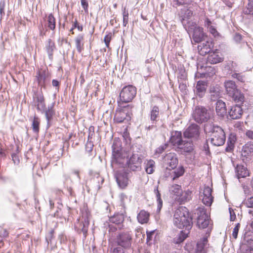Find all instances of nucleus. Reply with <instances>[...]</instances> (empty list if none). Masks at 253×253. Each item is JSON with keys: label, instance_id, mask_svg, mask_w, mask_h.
<instances>
[{"label": "nucleus", "instance_id": "12", "mask_svg": "<svg viewBox=\"0 0 253 253\" xmlns=\"http://www.w3.org/2000/svg\"><path fill=\"white\" fill-rule=\"evenodd\" d=\"M197 225L200 228L207 227L210 223L209 216L204 209L200 210L198 213Z\"/></svg>", "mask_w": 253, "mask_h": 253}, {"label": "nucleus", "instance_id": "53", "mask_svg": "<svg viewBox=\"0 0 253 253\" xmlns=\"http://www.w3.org/2000/svg\"><path fill=\"white\" fill-rule=\"evenodd\" d=\"M209 31L210 33L212 34L214 37L219 36V33L217 31L216 28L214 26H210V28H208Z\"/></svg>", "mask_w": 253, "mask_h": 253}, {"label": "nucleus", "instance_id": "44", "mask_svg": "<svg viewBox=\"0 0 253 253\" xmlns=\"http://www.w3.org/2000/svg\"><path fill=\"white\" fill-rule=\"evenodd\" d=\"M235 142V140L233 138H231L230 137L228 139V140L227 142V146L225 148V151L226 152H231L234 148Z\"/></svg>", "mask_w": 253, "mask_h": 253}, {"label": "nucleus", "instance_id": "23", "mask_svg": "<svg viewBox=\"0 0 253 253\" xmlns=\"http://www.w3.org/2000/svg\"><path fill=\"white\" fill-rule=\"evenodd\" d=\"M124 219L125 217L123 213H117L110 217L109 218V221L111 223L118 225V228L120 229H121L123 226L121 225V224L123 222Z\"/></svg>", "mask_w": 253, "mask_h": 253}, {"label": "nucleus", "instance_id": "8", "mask_svg": "<svg viewBox=\"0 0 253 253\" xmlns=\"http://www.w3.org/2000/svg\"><path fill=\"white\" fill-rule=\"evenodd\" d=\"M142 159L137 154H133L127 159L126 167L133 171H140L141 169Z\"/></svg>", "mask_w": 253, "mask_h": 253}, {"label": "nucleus", "instance_id": "61", "mask_svg": "<svg viewBox=\"0 0 253 253\" xmlns=\"http://www.w3.org/2000/svg\"><path fill=\"white\" fill-rule=\"evenodd\" d=\"M246 135L249 139L253 140V130H247L246 132Z\"/></svg>", "mask_w": 253, "mask_h": 253}, {"label": "nucleus", "instance_id": "3", "mask_svg": "<svg viewBox=\"0 0 253 253\" xmlns=\"http://www.w3.org/2000/svg\"><path fill=\"white\" fill-rule=\"evenodd\" d=\"M206 132L211 133V143L216 146H221L224 144L226 137L223 129L218 126L211 124H207L205 126Z\"/></svg>", "mask_w": 253, "mask_h": 253}, {"label": "nucleus", "instance_id": "42", "mask_svg": "<svg viewBox=\"0 0 253 253\" xmlns=\"http://www.w3.org/2000/svg\"><path fill=\"white\" fill-rule=\"evenodd\" d=\"M155 162L150 160L148 161L145 166V170L148 174H151L154 171Z\"/></svg>", "mask_w": 253, "mask_h": 253}, {"label": "nucleus", "instance_id": "14", "mask_svg": "<svg viewBox=\"0 0 253 253\" xmlns=\"http://www.w3.org/2000/svg\"><path fill=\"white\" fill-rule=\"evenodd\" d=\"M127 173L124 171H117L115 174V177L119 186L122 188H125L128 185V178Z\"/></svg>", "mask_w": 253, "mask_h": 253}, {"label": "nucleus", "instance_id": "39", "mask_svg": "<svg viewBox=\"0 0 253 253\" xmlns=\"http://www.w3.org/2000/svg\"><path fill=\"white\" fill-rule=\"evenodd\" d=\"M154 192L156 195V198H157V201L158 202V206H157V211L159 212L163 206V201L162 199L161 198V194L158 190V186H157L155 188Z\"/></svg>", "mask_w": 253, "mask_h": 253}, {"label": "nucleus", "instance_id": "29", "mask_svg": "<svg viewBox=\"0 0 253 253\" xmlns=\"http://www.w3.org/2000/svg\"><path fill=\"white\" fill-rule=\"evenodd\" d=\"M150 213L144 210H142L138 213L137 218L138 221L141 224H145L148 222L149 220Z\"/></svg>", "mask_w": 253, "mask_h": 253}, {"label": "nucleus", "instance_id": "58", "mask_svg": "<svg viewBox=\"0 0 253 253\" xmlns=\"http://www.w3.org/2000/svg\"><path fill=\"white\" fill-rule=\"evenodd\" d=\"M229 213H230V218L231 221H234L236 219V214H235L234 211L231 208L229 209Z\"/></svg>", "mask_w": 253, "mask_h": 253}, {"label": "nucleus", "instance_id": "56", "mask_svg": "<svg viewBox=\"0 0 253 253\" xmlns=\"http://www.w3.org/2000/svg\"><path fill=\"white\" fill-rule=\"evenodd\" d=\"M154 232H155V230L150 231H147L146 232V235H147L146 240H147V242H149L150 241H151L152 240V236H153Z\"/></svg>", "mask_w": 253, "mask_h": 253}, {"label": "nucleus", "instance_id": "35", "mask_svg": "<svg viewBox=\"0 0 253 253\" xmlns=\"http://www.w3.org/2000/svg\"><path fill=\"white\" fill-rule=\"evenodd\" d=\"M37 102V108L39 111H42L45 107L44 103V98L42 94L37 95L36 97Z\"/></svg>", "mask_w": 253, "mask_h": 253}, {"label": "nucleus", "instance_id": "63", "mask_svg": "<svg viewBox=\"0 0 253 253\" xmlns=\"http://www.w3.org/2000/svg\"><path fill=\"white\" fill-rule=\"evenodd\" d=\"M205 25L208 29L210 26H212L211 22L209 18H206L205 21Z\"/></svg>", "mask_w": 253, "mask_h": 253}, {"label": "nucleus", "instance_id": "1", "mask_svg": "<svg viewBox=\"0 0 253 253\" xmlns=\"http://www.w3.org/2000/svg\"><path fill=\"white\" fill-rule=\"evenodd\" d=\"M173 222L178 228H185L186 230L190 231L192 227V218L186 207H180L175 211Z\"/></svg>", "mask_w": 253, "mask_h": 253}, {"label": "nucleus", "instance_id": "2", "mask_svg": "<svg viewBox=\"0 0 253 253\" xmlns=\"http://www.w3.org/2000/svg\"><path fill=\"white\" fill-rule=\"evenodd\" d=\"M112 148L111 165L112 167L126 168L128 155L126 152L122 151L120 141L115 139Z\"/></svg>", "mask_w": 253, "mask_h": 253}, {"label": "nucleus", "instance_id": "64", "mask_svg": "<svg viewBox=\"0 0 253 253\" xmlns=\"http://www.w3.org/2000/svg\"><path fill=\"white\" fill-rule=\"evenodd\" d=\"M242 37L241 35L237 34L234 36V40L237 42H239L242 40Z\"/></svg>", "mask_w": 253, "mask_h": 253}, {"label": "nucleus", "instance_id": "25", "mask_svg": "<svg viewBox=\"0 0 253 253\" xmlns=\"http://www.w3.org/2000/svg\"><path fill=\"white\" fill-rule=\"evenodd\" d=\"M196 93L200 97H203L205 94L207 88L206 83L203 81H199L196 85Z\"/></svg>", "mask_w": 253, "mask_h": 253}, {"label": "nucleus", "instance_id": "38", "mask_svg": "<svg viewBox=\"0 0 253 253\" xmlns=\"http://www.w3.org/2000/svg\"><path fill=\"white\" fill-rule=\"evenodd\" d=\"M46 77L47 75L44 71L37 73V80L39 84L41 86L44 85Z\"/></svg>", "mask_w": 253, "mask_h": 253}, {"label": "nucleus", "instance_id": "55", "mask_svg": "<svg viewBox=\"0 0 253 253\" xmlns=\"http://www.w3.org/2000/svg\"><path fill=\"white\" fill-rule=\"evenodd\" d=\"M126 249H124L123 248H121L120 247H118L116 248H115L113 251L112 253H126L125 250Z\"/></svg>", "mask_w": 253, "mask_h": 253}, {"label": "nucleus", "instance_id": "51", "mask_svg": "<svg viewBox=\"0 0 253 253\" xmlns=\"http://www.w3.org/2000/svg\"><path fill=\"white\" fill-rule=\"evenodd\" d=\"M240 227V224L238 223L235 227L233 228V232H232V237L235 239H237L238 236V233L239 232V228Z\"/></svg>", "mask_w": 253, "mask_h": 253}, {"label": "nucleus", "instance_id": "6", "mask_svg": "<svg viewBox=\"0 0 253 253\" xmlns=\"http://www.w3.org/2000/svg\"><path fill=\"white\" fill-rule=\"evenodd\" d=\"M116 242L119 247L128 250L131 248L132 237L129 232H122L117 236Z\"/></svg>", "mask_w": 253, "mask_h": 253}, {"label": "nucleus", "instance_id": "22", "mask_svg": "<svg viewBox=\"0 0 253 253\" xmlns=\"http://www.w3.org/2000/svg\"><path fill=\"white\" fill-rule=\"evenodd\" d=\"M183 140L180 131H175L172 132L170 141L173 146L177 147Z\"/></svg>", "mask_w": 253, "mask_h": 253}, {"label": "nucleus", "instance_id": "34", "mask_svg": "<svg viewBox=\"0 0 253 253\" xmlns=\"http://www.w3.org/2000/svg\"><path fill=\"white\" fill-rule=\"evenodd\" d=\"M84 36L82 34L78 35L75 38V44L78 51L81 53L83 49Z\"/></svg>", "mask_w": 253, "mask_h": 253}, {"label": "nucleus", "instance_id": "4", "mask_svg": "<svg viewBox=\"0 0 253 253\" xmlns=\"http://www.w3.org/2000/svg\"><path fill=\"white\" fill-rule=\"evenodd\" d=\"M192 115L193 120L199 124L207 122L210 118L208 110L201 106H196Z\"/></svg>", "mask_w": 253, "mask_h": 253}, {"label": "nucleus", "instance_id": "7", "mask_svg": "<svg viewBox=\"0 0 253 253\" xmlns=\"http://www.w3.org/2000/svg\"><path fill=\"white\" fill-rule=\"evenodd\" d=\"M136 94V88L132 85L124 86L120 93V98L122 102L127 103L131 101Z\"/></svg>", "mask_w": 253, "mask_h": 253}, {"label": "nucleus", "instance_id": "45", "mask_svg": "<svg viewBox=\"0 0 253 253\" xmlns=\"http://www.w3.org/2000/svg\"><path fill=\"white\" fill-rule=\"evenodd\" d=\"M237 66V64L233 62L230 61L225 66V69L226 70H228L231 71L230 73H234L236 71V67Z\"/></svg>", "mask_w": 253, "mask_h": 253}, {"label": "nucleus", "instance_id": "17", "mask_svg": "<svg viewBox=\"0 0 253 253\" xmlns=\"http://www.w3.org/2000/svg\"><path fill=\"white\" fill-rule=\"evenodd\" d=\"M223 60V58L217 49L211 51L207 58L208 62L213 64L221 62Z\"/></svg>", "mask_w": 253, "mask_h": 253}, {"label": "nucleus", "instance_id": "48", "mask_svg": "<svg viewBox=\"0 0 253 253\" xmlns=\"http://www.w3.org/2000/svg\"><path fill=\"white\" fill-rule=\"evenodd\" d=\"M123 26L126 27L128 22V12L125 7L123 12Z\"/></svg>", "mask_w": 253, "mask_h": 253}, {"label": "nucleus", "instance_id": "54", "mask_svg": "<svg viewBox=\"0 0 253 253\" xmlns=\"http://www.w3.org/2000/svg\"><path fill=\"white\" fill-rule=\"evenodd\" d=\"M81 5L83 8H84V12L86 13H88V3L86 0H81Z\"/></svg>", "mask_w": 253, "mask_h": 253}, {"label": "nucleus", "instance_id": "10", "mask_svg": "<svg viewBox=\"0 0 253 253\" xmlns=\"http://www.w3.org/2000/svg\"><path fill=\"white\" fill-rule=\"evenodd\" d=\"M199 126L196 124H192L184 132L185 139H197L199 136Z\"/></svg>", "mask_w": 253, "mask_h": 253}, {"label": "nucleus", "instance_id": "19", "mask_svg": "<svg viewBox=\"0 0 253 253\" xmlns=\"http://www.w3.org/2000/svg\"><path fill=\"white\" fill-rule=\"evenodd\" d=\"M177 148L181 153H190L194 149V145L191 140H183Z\"/></svg>", "mask_w": 253, "mask_h": 253}, {"label": "nucleus", "instance_id": "52", "mask_svg": "<svg viewBox=\"0 0 253 253\" xmlns=\"http://www.w3.org/2000/svg\"><path fill=\"white\" fill-rule=\"evenodd\" d=\"M112 34L111 33H109L108 34L105 36L104 37V42L107 47H109V43L112 39Z\"/></svg>", "mask_w": 253, "mask_h": 253}, {"label": "nucleus", "instance_id": "11", "mask_svg": "<svg viewBox=\"0 0 253 253\" xmlns=\"http://www.w3.org/2000/svg\"><path fill=\"white\" fill-rule=\"evenodd\" d=\"M212 189L208 186H205L202 194L201 195L202 202L207 206H211L212 202L213 197L211 195Z\"/></svg>", "mask_w": 253, "mask_h": 253}, {"label": "nucleus", "instance_id": "15", "mask_svg": "<svg viewBox=\"0 0 253 253\" xmlns=\"http://www.w3.org/2000/svg\"><path fill=\"white\" fill-rule=\"evenodd\" d=\"M214 43L211 41H204L198 45V49L201 55H205L211 52Z\"/></svg>", "mask_w": 253, "mask_h": 253}, {"label": "nucleus", "instance_id": "47", "mask_svg": "<svg viewBox=\"0 0 253 253\" xmlns=\"http://www.w3.org/2000/svg\"><path fill=\"white\" fill-rule=\"evenodd\" d=\"M246 14H250L253 15V0L249 1L247 6V9L244 11Z\"/></svg>", "mask_w": 253, "mask_h": 253}, {"label": "nucleus", "instance_id": "5", "mask_svg": "<svg viewBox=\"0 0 253 253\" xmlns=\"http://www.w3.org/2000/svg\"><path fill=\"white\" fill-rule=\"evenodd\" d=\"M131 109V106L127 105L121 109L117 110L114 117L115 120L119 123L129 121L132 114Z\"/></svg>", "mask_w": 253, "mask_h": 253}, {"label": "nucleus", "instance_id": "24", "mask_svg": "<svg viewBox=\"0 0 253 253\" xmlns=\"http://www.w3.org/2000/svg\"><path fill=\"white\" fill-rule=\"evenodd\" d=\"M215 110L218 116L221 117H224L226 113V108L225 102L221 100H218L216 103Z\"/></svg>", "mask_w": 253, "mask_h": 253}, {"label": "nucleus", "instance_id": "13", "mask_svg": "<svg viewBox=\"0 0 253 253\" xmlns=\"http://www.w3.org/2000/svg\"><path fill=\"white\" fill-rule=\"evenodd\" d=\"M253 156V143L248 142L243 146L241 156L243 161L249 160Z\"/></svg>", "mask_w": 253, "mask_h": 253}, {"label": "nucleus", "instance_id": "37", "mask_svg": "<svg viewBox=\"0 0 253 253\" xmlns=\"http://www.w3.org/2000/svg\"><path fill=\"white\" fill-rule=\"evenodd\" d=\"M169 192L171 194L177 197L182 193L181 187L178 184H173L169 187Z\"/></svg>", "mask_w": 253, "mask_h": 253}, {"label": "nucleus", "instance_id": "49", "mask_svg": "<svg viewBox=\"0 0 253 253\" xmlns=\"http://www.w3.org/2000/svg\"><path fill=\"white\" fill-rule=\"evenodd\" d=\"M232 77L234 79H237L238 81L244 83L245 82V76L241 74L234 73L232 74Z\"/></svg>", "mask_w": 253, "mask_h": 253}, {"label": "nucleus", "instance_id": "36", "mask_svg": "<svg viewBox=\"0 0 253 253\" xmlns=\"http://www.w3.org/2000/svg\"><path fill=\"white\" fill-rule=\"evenodd\" d=\"M42 111H43L45 114L47 124H48L52 120L53 116L54 115V111L52 107H48V108L45 107V108L42 109Z\"/></svg>", "mask_w": 253, "mask_h": 253}, {"label": "nucleus", "instance_id": "59", "mask_svg": "<svg viewBox=\"0 0 253 253\" xmlns=\"http://www.w3.org/2000/svg\"><path fill=\"white\" fill-rule=\"evenodd\" d=\"M72 26L74 28H77L79 31L83 30V27L79 25L77 19H76L75 21L73 23Z\"/></svg>", "mask_w": 253, "mask_h": 253}, {"label": "nucleus", "instance_id": "18", "mask_svg": "<svg viewBox=\"0 0 253 253\" xmlns=\"http://www.w3.org/2000/svg\"><path fill=\"white\" fill-rule=\"evenodd\" d=\"M228 114L232 119H238L242 115L243 110L239 104L236 105L231 107Z\"/></svg>", "mask_w": 253, "mask_h": 253}, {"label": "nucleus", "instance_id": "50", "mask_svg": "<svg viewBox=\"0 0 253 253\" xmlns=\"http://www.w3.org/2000/svg\"><path fill=\"white\" fill-rule=\"evenodd\" d=\"M167 147V145L166 144L160 146L156 149L154 155L155 156L158 157L160 154L162 153L164 151Z\"/></svg>", "mask_w": 253, "mask_h": 253}, {"label": "nucleus", "instance_id": "31", "mask_svg": "<svg viewBox=\"0 0 253 253\" xmlns=\"http://www.w3.org/2000/svg\"><path fill=\"white\" fill-rule=\"evenodd\" d=\"M233 94H231L230 96L235 102L239 103L240 105L243 103L245 100V97L239 89H238Z\"/></svg>", "mask_w": 253, "mask_h": 253}, {"label": "nucleus", "instance_id": "27", "mask_svg": "<svg viewBox=\"0 0 253 253\" xmlns=\"http://www.w3.org/2000/svg\"><path fill=\"white\" fill-rule=\"evenodd\" d=\"M179 195L177 197H174V199L181 204L188 202L191 199V192L189 191H182V193Z\"/></svg>", "mask_w": 253, "mask_h": 253}, {"label": "nucleus", "instance_id": "41", "mask_svg": "<svg viewBox=\"0 0 253 253\" xmlns=\"http://www.w3.org/2000/svg\"><path fill=\"white\" fill-rule=\"evenodd\" d=\"M40 124V119L36 116H35L32 121V127L33 131L35 133H38L39 131Z\"/></svg>", "mask_w": 253, "mask_h": 253}, {"label": "nucleus", "instance_id": "57", "mask_svg": "<svg viewBox=\"0 0 253 253\" xmlns=\"http://www.w3.org/2000/svg\"><path fill=\"white\" fill-rule=\"evenodd\" d=\"M203 150L205 151L206 154L208 155L210 153V149L208 142H204L203 146Z\"/></svg>", "mask_w": 253, "mask_h": 253}, {"label": "nucleus", "instance_id": "28", "mask_svg": "<svg viewBox=\"0 0 253 253\" xmlns=\"http://www.w3.org/2000/svg\"><path fill=\"white\" fill-rule=\"evenodd\" d=\"M224 86L226 89L227 93L229 96L237 91L238 89L235 84V83L232 81H228L224 83Z\"/></svg>", "mask_w": 253, "mask_h": 253}, {"label": "nucleus", "instance_id": "33", "mask_svg": "<svg viewBox=\"0 0 253 253\" xmlns=\"http://www.w3.org/2000/svg\"><path fill=\"white\" fill-rule=\"evenodd\" d=\"M189 231L184 230L180 231V232L173 239V242L176 244H180L187 237Z\"/></svg>", "mask_w": 253, "mask_h": 253}, {"label": "nucleus", "instance_id": "9", "mask_svg": "<svg viewBox=\"0 0 253 253\" xmlns=\"http://www.w3.org/2000/svg\"><path fill=\"white\" fill-rule=\"evenodd\" d=\"M163 163L167 168L169 167L170 169H175L178 163L177 155L172 152L166 154L163 158Z\"/></svg>", "mask_w": 253, "mask_h": 253}, {"label": "nucleus", "instance_id": "26", "mask_svg": "<svg viewBox=\"0 0 253 253\" xmlns=\"http://www.w3.org/2000/svg\"><path fill=\"white\" fill-rule=\"evenodd\" d=\"M45 50L50 60L52 59L53 51L56 48L54 42L51 39H48L45 42Z\"/></svg>", "mask_w": 253, "mask_h": 253}, {"label": "nucleus", "instance_id": "30", "mask_svg": "<svg viewBox=\"0 0 253 253\" xmlns=\"http://www.w3.org/2000/svg\"><path fill=\"white\" fill-rule=\"evenodd\" d=\"M235 171L238 179L246 177L249 175V172L247 168L242 165H237L235 168Z\"/></svg>", "mask_w": 253, "mask_h": 253}, {"label": "nucleus", "instance_id": "40", "mask_svg": "<svg viewBox=\"0 0 253 253\" xmlns=\"http://www.w3.org/2000/svg\"><path fill=\"white\" fill-rule=\"evenodd\" d=\"M184 173V169L183 167H179L175 171L172 172L171 177L172 180L174 181L176 178L181 176Z\"/></svg>", "mask_w": 253, "mask_h": 253}, {"label": "nucleus", "instance_id": "43", "mask_svg": "<svg viewBox=\"0 0 253 253\" xmlns=\"http://www.w3.org/2000/svg\"><path fill=\"white\" fill-rule=\"evenodd\" d=\"M48 27L51 30H54L55 28V19L52 14H50L47 18Z\"/></svg>", "mask_w": 253, "mask_h": 253}, {"label": "nucleus", "instance_id": "46", "mask_svg": "<svg viewBox=\"0 0 253 253\" xmlns=\"http://www.w3.org/2000/svg\"><path fill=\"white\" fill-rule=\"evenodd\" d=\"M242 204L248 208H253V197L245 198Z\"/></svg>", "mask_w": 253, "mask_h": 253}, {"label": "nucleus", "instance_id": "60", "mask_svg": "<svg viewBox=\"0 0 253 253\" xmlns=\"http://www.w3.org/2000/svg\"><path fill=\"white\" fill-rule=\"evenodd\" d=\"M8 235V232L5 229H1L0 231V236L2 237H6Z\"/></svg>", "mask_w": 253, "mask_h": 253}, {"label": "nucleus", "instance_id": "21", "mask_svg": "<svg viewBox=\"0 0 253 253\" xmlns=\"http://www.w3.org/2000/svg\"><path fill=\"white\" fill-rule=\"evenodd\" d=\"M89 223V219L87 216H83L80 222L79 223L78 231H82L84 238L86 236Z\"/></svg>", "mask_w": 253, "mask_h": 253}, {"label": "nucleus", "instance_id": "32", "mask_svg": "<svg viewBox=\"0 0 253 253\" xmlns=\"http://www.w3.org/2000/svg\"><path fill=\"white\" fill-rule=\"evenodd\" d=\"M159 108L156 106H153L150 113V118L152 124H155L159 118Z\"/></svg>", "mask_w": 253, "mask_h": 253}, {"label": "nucleus", "instance_id": "62", "mask_svg": "<svg viewBox=\"0 0 253 253\" xmlns=\"http://www.w3.org/2000/svg\"><path fill=\"white\" fill-rule=\"evenodd\" d=\"M244 193L247 195H251L252 191L250 190L249 188L247 186H244L243 187Z\"/></svg>", "mask_w": 253, "mask_h": 253}, {"label": "nucleus", "instance_id": "20", "mask_svg": "<svg viewBox=\"0 0 253 253\" xmlns=\"http://www.w3.org/2000/svg\"><path fill=\"white\" fill-rule=\"evenodd\" d=\"M208 241L207 237H204L198 242L197 244V253H207L208 248Z\"/></svg>", "mask_w": 253, "mask_h": 253}, {"label": "nucleus", "instance_id": "16", "mask_svg": "<svg viewBox=\"0 0 253 253\" xmlns=\"http://www.w3.org/2000/svg\"><path fill=\"white\" fill-rule=\"evenodd\" d=\"M205 34L203 31V28L199 26H195L193 28L192 39L196 43L202 42L204 40Z\"/></svg>", "mask_w": 253, "mask_h": 253}]
</instances>
